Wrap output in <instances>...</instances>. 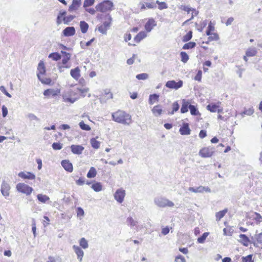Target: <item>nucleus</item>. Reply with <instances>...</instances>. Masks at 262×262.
Masks as SVG:
<instances>
[{
	"mask_svg": "<svg viewBox=\"0 0 262 262\" xmlns=\"http://www.w3.org/2000/svg\"><path fill=\"white\" fill-rule=\"evenodd\" d=\"M189 109L192 115L196 116L199 114V112L195 106L190 104L189 105Z\"/></svg>",
	"mask_w": 262,
	"mask_h": 262,
	"instance_id": "33",
	"label": "nucleus"
},
{
	"mask_svg": "<svg viewBox=\"0 0 262 262\" xmlns=\"http://www.w3.org/2000/svg\"><path fill=\"white\" fill-rule=\"evenodd\" d=\"M180 108V105L178 102L176 101L172 104V110L171 112H169V115H173L174 112L178 111Z\"/></svg>",
	"mask_w": 262,
	"mask_h": 262,
	"instance_id": "44",
	"label": "nucleus"
},
{
	"mask_svg": "<svg viewBox=\"0 0 262 262\" xmlns=\"http://www.w3.org/2000/svg\"><path fill=\"white\" fill-rule=\"evenodd\" d=\"M126 223L128 225H130L131 227H133L134 226H136L137 222L132 217H128L127 219Z\"/></svg>",
	"mask_w": 262,
	"mask_h": 262,
	"instance_id": "51",
	"label": "nucleus"
},
{
	"mask_svg": "<svg viewBox=\"0 0 262 262\" xmlns=\"http://www.w3.org/2000/svg\"><path fill=\"white\" fill-rule=\"evenodd\" d=\"M73 248L77 255V258L80 261H81L83 256V251L79 246H77L74 245L73 246Z\"/></svg>",
	"mask_w": 262,
	"mask_h": 262,
	"instance_id": "18",
	"label": "nucleus"
},
{
	"mask_svg": "<svg viewBox=\"0 0 262 262\" xmlns=\"http://www.w3.org/2000/svg\"><path fill=\"white\" fill-rule=\"evenodd\" d=\"M49 58L52 59L53 60L58 61L61 59V56L57 52H53L49 54Z\"/></svg>",
	"mask_w": 262,
	"mask_h": 262,
	"instance_id": "32",
	"label": "nucleus"
},
{
	"mask_svg": "<svg viewBox=\"0 0 262 262\" xmlns=\"http://www.w3.org/2000/svg\"><path fill=\"white\" fill-rule=\"evenodd\" d=\"M188 190L194 193H202L204 191H206L207 192H210L211 190L208 187H205L202 186H200L196 188L194 187H189Z\"/></svg>",
	"mask_w": 262,
	"mask_h": 262,
	"instance_id": "8",
	"label": "nucleus"
},
{
	"mask_svg": "<svg viewBox=\"0 0 262 262\" xmlns=\"http://www.w3.org/2000/svg\"><path fill=\"white\" fill-rule=\"evenodd\" d=\"M156 4L158 5V9L161 10L168 8L167 4L164 2H160L159 1L157 0L156 2Z\"/></svg>",
	"mask_w": 262,
	"mask_h": 262,
	"instance_id": "36",
	"label": "nucleus"
},
{
	"mask_svg": "<svg viewBox=\"0 0 262 262\" xmlns=\"http://www.w3.org/2000/svg\"><path fill=\"white\" fill-rule=\"evenodd\" d=\"M256 53L257 50L255 48H249L246 52V55L248 57L254 56Z\"/></svg>",
	"mask_w": 262,
	"mask_h": 262,
	"instance_id": "28",
	"label": "nucleus"
},
{
	"mask_svg": "<svg viewBox=\"0 0 262 262\" xmlns=\"http://www.w3.org/2000/svg\"><path fill=\"white\" fill-rule=\"evenodd\" d=\"M37 70L38 71L39 75L44 74L46 73V69L43 61H40L38 65Z\"/></svg>",
	"mask_w": 262,
	"mask_h": 262,
	"instance_id": "26",
	"label": "nucleus"
},
{
	"mask_svg": "<svg viewBox=\"0 0 262 262\" xmlns=\"http://www.w3.org/2000/svg\"><path fill=\"white\" fill-rule=\"evenodd\" d=\"M18 176L21 178L27 179L29 180H34L35 178V174L30 172H27L26 173L24 172H20Z\"/></svg>",
	"mask_w": 262,
	"mask_h": 262,
	"instance_id": "17",
	"label": "nucleus"
},
{
	"mask_svg": "<svg viewBox=\"0 0 262 262\" xmlns=\"http://www.w3.org/2000/svg\"><path fill=\"white\" fill-rule=\"evenodd\" d=\"M81 4V0H73L72 4L69 7V11L72 12L74 11L77 10Z\"/></svg>",
	"mask_w": 262,
	"mask_h": 262,
	"instance_id": "12",
	"label": "nucleus"
},
{
	"mask_svg": "<svg viewBox=\"0 0 262 262\" xmlns=\"http://www.w3.org/2000/svg\"><path fill=\"white\" fill-rule=\"evenodd\" d=\"M10 189V185L5 181H3L1 185V191L5 197H7L9 195Z\"/></svg>",
	"mask_w": 262,
	"mask_h": 262,
	"instance_id": "9",
	"label": "nucleus"
},
{
	"mask_svg": "<svg viewBox=\"0 0 262 262\" xmlns=\"http://www.w3.org/2000/svg\"><path fill=\"white\" fill-rule=\"evenodd\" d=\"M27 117L31 120H38V118L33 114L29 113L28 114Z\"/></svg>",
	"mask_w": 262,
	"mask_h": 262,
	"instance_id": "64",
	"label": "nucleus"
},
{
	"mask_svg": "<svg viewBox=\"0 0 262 262\" xmlns=\"http://www.w3.org/2000/svg\"><path fill=\"white\" fill-rule=\"evenodd\" d=\"M196 46V43L194 42H189L184 44L183 47V49L184 50H188L194 48Z\"/></svg>",
	"mask_w": 262,
	"mask_h": 262,
	"instance_id": "35",
	"label": "nucleus"
},
{
	"mask_svg": "<svg viewBox=\"0 0 262 262\" xmlns=\"http://www.w3.org/2000/svg\"><path fill=\"white\" fill-rule=\"evenodd\" d=\"M148 77V75L146 73H141L136 75V78L138 80H145Z\"/></svg>",
	"mask_w": 262,
	"mask_h": 262,
	"instance_id": "52",
	"label": "nucleus"
},
{
	"mask_svg": "<svg viewBox=\"0 0 262 262\" xmlns=\"http://www.w3.org/2000/svg\"><path fill=\"white\" fill-rule=\"evenodd\" d=\"M75 17V16L73 15H70L68 16L64 17L63 18L64 24L68 25L69 23L71 22Z\"/></svg>",
	"mask_w": 262,
	"mask_h": 262,
	"instance_id": "46",
	"label": "nucleus"
},
{
	"mask_svg": "<svg viewBox=\"0 0 262 262\" xmlns=\"http://www.w3.org/2000/svg\"><path fill=\"white\" fill-rule=\"evenodd\" d=\"M192 37V32L191 31H189L182 38V41L183 42H187L190 40Z\"/></svg>",
	"mask_w": 262,
	"mask_h": 262,
	"instance_id": "43",
	"label": "nucleus"
},
{
	"mask_svg": "<svg viewBox=\"0 0 262 262\" xmlns=\"http://www.w3.org/2000/svg\"><path fill=\"white\" fill-rule=\"evenodd\" d=\"M98 31L103 34H106L107 29L104 26L101 25L98 28Z\"/></svg>",
	"mask_w": 262,
	"mask_h": 262,
	"instance_id": "59",
	"label": "nucleus"
},
{
	"mask_svg": "<svg viewBox=\"0 0 262 262\" xmlns=\"http://www.w3.org/2000/svg\"><path fill=\"white\" fill-rule=\"evenodd\" d=\"M54 150H60L62 148V144L58 142H54L52 145Z\"/></svg>",
	"mask_w": 262,
	"mask_h": 262,
	"instance_id": "53",
	"label": "nucleus"
},
{
	"mask_svg": "<svg viewBox=\"0 0 262 262\" xmlns=\"http://www.w3.org/2000/svg\"><path fill=\"white\" fill-rule=\"evenodd\" d=\"M227 209H225L222 211H220L217 212L215 214L216 220L217 221H220L222 218H223L225 216V214L227 212Z\"/></svg>",
	"mask_w": 262,
	"mask_h": 262,
	"instance_id": "31",
	"label": "nucleus"
},
{
	"mask_svg": "<svg viewBox=\"0 0 262 262\" xmlns=\"http://www.w3.org/2000/svg\"><path fill=\"white\" fill-rule=\"evenodd\" d=\"M147 34L145 31H141L134 37V41L137 43H139L145 38Z\"/></svg>",
	"mask_w": 262,
	"mask_h": 262,
	"instance_id": "20",
	"label": "nucleus"
},
{
	"mask_svg": "<svg viewBox=\"0 0 262 262\" xmlns=\"http://www.w3.org/2000/svg\"><path fill=\"white\" fill-rule=\"evenodd\" d=\"M179 132L182 135H189L190 134V129L189 124L187 123H183L179 129Z\"/></svg>",
	"mask_w": 262,
	"mask_h": 262,
	"instance_id": "11",
	"label": "nucleus"
},
{
	"mask_svg": "<svg viewBox=\"0 0 262 262\" xmlns=\"http://www.w3.org/2000/svg\"><path fill=\"white\" fill-rule=\"evenodd\" d=\"M37 198L39 202L42 203H46L48 201L50 200V198L48 196L42 194H37Z\"/></svg>",
	"mask_w": 262,
	"mask_h": 262,
	"instance_id": "24",
	"label": "nucleus"
},
{
	"mask_svg": "<svg viewBox=\"0 0 262 262\" xmlns=\"http://www.w3.org/2000/svg\"><path fill=\"white\" fill-rule=\"evenodd\" d=\"M125 195V190L122 189H118L116 190L114 194V198L118 202L121 203L124 200Z\"/></svg>",
	"mask_w": 262,
	"mask_h": 262,
	"instance_id": "7",
	"label": "nucleus"
},
{
	"mask_svg": "<svg viewBox=\"0 0 262 262\" xmlns=\"http://www.w3.org/2000/svg\"><path fill=\"white\" fill-rule=\"evenodd\" d=\"M16 189L19 192L26 194L27 195H30L33 191V188L31 187L21 183L17 184Z\"/></svg>",
	"mask_w": 262,
	"mask_h": 262,
	"instance_id": "4",
	"label": "nucleus"
},
{
	"mask_svg": "<svg viewBox=\"0 0 262 262\" xmlns=\"http://www.w3.org/2000/svg\"><path fill=\"white\" fill-rule=\"evenodd\" d=\"M202 72L201 70H199L195 76L194 77V80L201 81L202 79Z\"/></svg>",
	"mask_w": 262,
	"mask_h": 262,
	"instance_id": "58",
	"label": "nucleus"
},
{
	"mask_svg": "<svg viewBox=\"0 0 262 262\" xmlns=\"http://www.w3.org/2000/svg\"><path fill=\"white\" fill-rule=\"evenodd\" d=\"M61 53L63 55V58L62 59V63L63 65L67 66V63L71 58V54L65 51H61Z\"/></svg>",
	"mask_w": 262,
	"mask_h": 262,
	"instance_id": "22",
	"label": "nucleus"
},
{
	"mask_svg": "<svg viewBox=\"0 0 262 262\" xmlns=\"http://www.w3.org/2000/svg\"><path fill=\"white\" fill-rule=\"evenodd\" d=\"M255 238L258 243L262 244V232L256 234Z\"/></svg>",
	"mask_w": 262,
	"mask_h": 262,
	"instance_id": "62",
	"label": "nucleus"
},
{
	"mask_svg": "<svg viewBox=\"0 0 262 262\" xmlns=\"http://www.w3.org/2000/svg\"><path fill=\"white\" fill-rule=\"evenodd\" d=\"M97 171L95 167H91L88 171L86 176L88 178H93L96 177Z\"/></svg>",
	"mask_w": 262,
	"mask_h": 262,
	"instance_id": "27",
	"label": "nucleus"
},
{
	"mask_svg": "<svg viewBox=\"0 0 262 262\" xmlns=\"http://www.w3.org/2000/svg\"><path fill=\"white\" fill-rule=\"evenodd\" d=\"M219 39V36L217 33H212L208 37V40L209 41H211L212 40H218Z\"/></svg>",
	"mask_w": 262,
	"mask_h": 262,
	"instance_id": "50",
	"label": "nucleus"
},
{
	"mask_svg": "<svg viewBox=\"0 0 262 262\" xmlns=\"http://www.w3.org/2000/svg\"><path fill=\"white\" fill-rule=\"evenodd\" d=\"M72 152L74 154L80 155L82 154L84 148L81 145H72L71 146Z\"/></svg>",
	"mask_w": 262,
	"mask_h": 262,
	"instance_id": "10",
	"label": "nucleus"
},
{
	"mask_svg": "<svg viewBox=\"0 0 262 262\" xmlns=\"http://www.w3.org/2000/svg\"><path fill=\"white\" fill-rule=\"evenodd\" d=\"M2 115L3 117H6L8 113V109L5 105H3L2 107Z\"/></svg>",
	"mask_w": 262,
	"mask_h": 262,
	"instance_id": "60",
	"label": "nucleus"
},
{
	"mask_svg": "<svg viewBox=\"0 0 262 262\" xmlns=\"http://www.w3.org/2000/svg\"><path fill=\"white\" fill-rule=\"evenodd\" d=\"M61 164L66 171L70 172H71L73 171V165L69 160H62L61 162Z\"/></svg>",
	"mask_w": 262,
	"mask_h": 262,
	"instance_id": "13",
	"label": "nucleus"
},
{
	"mask_svg": "<svg viewBox=\"0 0 262 262\" xmlns=\"http://www.w3.org/2000/svg\"><path fill=\"white\" fill-rule=\"evenodd\" d=\"M79 125L80 128L83 130L89 131L91 130L90 126L86 124L83 121H80L79 123Z\"/></svg>",
	"mask_w": 262,
	"mask_h": 262,
	"instance_id": "38",
	"label": "nucleus"
},
{
	"mask_svg": "<svg viewBox=\"0 0 262 262\" xmlns=\"http://www.w3.org/2000/svg\"><path fill=\"white\" fill-rule=\"evenodd\" d=\"M63 101L65 102L73 103L76 100V99L71 97V94L70 92L64 93L62 95Z\"/></svg>",
	"mask_w": 262,
	"mask_h": 262,
	"instance_id": "15",
	"label": "nucleus"
},
{
	"mask_svg": "<svg viewBox=\"0 0 262 262\" xmlns=\"http://www.w3.org/2000/svg\"><path fill=\"white\" fill-rule=\"evenodd\" d=\"M159 96L157 94H154L149 95V103L152 104L156 101L158 100Z\"/></svg>",
	"mask_w": 262,
	"mask_h": 262,
	"instance_id": "34",
	"label": "nucleus"
},
{
	"mask_svg": "<svg viewBox=\"0 0 262 262\" xmlns=\"http://www.w3.org/2000/svg\"><path fill=\"white\" fill-rule=\"evenodd\" d=\"M155 204L159 207H172L174 206V203L164 197H156L154 199Z\"/></svg>",
	"mask_w": 262,
	"mask_h": 262,
	"instance_id": "3",
	"label": "nucleus"
},
{
	"mask_svg": "<svg viewBox=\"0 0 262 262\" xmlns=\"http://www.w3.org/2000/svg\"><path fill=\"white\" fill-rule=\"evenodd\" d=\"M91 144L93 148L95 149H98L100 147V142L96 140L95 138H92L91 139Z\"/></svg>",
	"mask_w": 262,
	"mask_h": 262,
	"instance_id": "39",
	"label": "nucleus"
},
{
	"mask_svg": "<svg viewBox=\"0 0 262 262\" xmlns=\"http://www.w3.org/2000/svg\"><path fill=\"white\" fill-rule=\"evenodd\" d=\"M64 36H71L75 34V29L74 27H68L62 31Z\"/></svg>",
	"mask_w": 262,
	"mask_h": 262,
	"instance_id": "16",
	"label": "nucleus"
},
{
	"mask_svg": "<svg viewBox=\"0 0 262 262\" xmlns=\"http://www.w3.org/2000/svg\"><path fill=\"white\" fill-rule=\"evenodd\" d=\"M43 95L46 96H50V95L55 96L56 95V94L53 90L50 89H47L43 92Z\"/></svg>",
	"mask_w": 262,
	"mask_h": 262,
	"instance_id": "57",
	"label": "nucleus"
},
{
	"mask_svg": "<svg viewBox=\"0 0 262 262\" xmlns=\"http://www.w3.org/2000/svg\"><path fill=\"white\" fill-rule=\"evenodd\" d=\"M215 152L213 147L209 146L202 148L199 151V155L202 158L211 157Z\"/></svg>",
	"mask_w": 262,
	"mask_h": 262,
	"instance_id": "5",
	"label": "nucleus"
},
{
	"mask_svg": "<svg viewBox=\"0 0 262 262\" xmlns=\"http://www.w3.org/2000/svg\"><path fill=\"white\" fill-rule=\"evenodd\" d=\"M218 107H219V105L215 103L209 104L207 106V109L213 113L216 112Z\"/></svg>",
	"mask_w": 262,
	"mask_h": 262,
	"instance_id": "30",
	"label": "nucleus"
},
{
	"mask_svg": "<svg viewBox=\"0 0 262 262\" xmlns=\"http://www.w3.org/2000/svg\"><path fill=\"white\" fill-rule=\"evenodd\" d=\"M80 30L82 33H85L89 29V25L85 21H81L80 22Z\"/></svg>",
	"mask_w": 262,
	"mask_h": 262,
	"instance_id": "23",
	"label": "nucleus"
},
{
	"mask_svg": "<svg viewBox=\"0 0 262 262\" xmlns=\"http://www.w3.org/2000/svg\"><path fill=\"white\" fill-rule=\"evenodd\" d=\"M208 235V232L204 233L200 237H198V242L201 244L204 243Z\"/></svg>",
	"mask_w": 262,
	"mask_h": 262,
	"instance_id": "45",
	"label": "nucleus"
},
{
	"mask_svg": "<svg viewBox=\"0 0 262 262\" xmlns=\"http://www.w3.org/2000/svg\"><path fill=\"white\" fill-rule=\"evenodd\" d=\"M71 76L75 79L77 80L80 76V70L78 67L72 69L70 71Z\"/></svg>",
	"mask_w": 262,
	"mask_h": 262,
	"instance_id": "21",
	"label": "nucleus"
},
{
	"mask_svg": "<svg viewBox=\"0 0 262 262\" xmlns=\"http://www.w3.org/2000/svg\"><path fill=\"white\" fill-rule=\"evenodd\" d=\"M190 103L188 100L186 99L182 100V105L181 108V113H185L188 112V109L189 108V105H190Z\"/></svg>",
	"mask_w": 262,
	"mask_h": 262,
	"instance_id": "19",
	"label": "nucleus"
},
{
	"mask_svg": "<svg viewBox=\"0 0 262 262\" xmlns=\"http://www.w3.org/2000/svg\"><path fill=\"white\" fill-rule=\"evenodd\" d=\"M157 24L154 19L150 18L145 24V29L147 32H149Z\"/></svg>",
	"mask_w": 262,
	"mask_h": 262,
	"instance_id": "14",
	"label": "nucleus"
},
{
	"mask_svg": "<svg viewBox=\"0 0 262 262\" xmlns=\"http://www.w3.org/2000/svg\"><path fill=\"white\" fill-rule=\"evenodd\" d=\"M113 3L110 0H104L96 6L97 11L106 12L113 10Z\"/></svg>",
	"mask_w": 262,
	"mask_h": 262,
	"instance_id": "2",
	"label": "nucleus"
},
{
	"mask_svg": "<svg viewBox=\"0 0 262 262\" xmlns=\"http://www.w3.org/2000/svg\"><path fill=\"white\" fill-rule=\"evenodd\" d=\"M181 9L183 11L187 12L188 13H189L190 11H192L195 12V15H197L198 14V12L196 11L195 9L189 7L187 6L182 5L181 7Z\"/></svg>",
	"mask_w": 262,
	"mask_h": 262,
	"instance_id": "41",
	"label": "nucleus"
},
{
	"mask_svg": "<svg viewBox=\"0 0 262 262\" xmlns=\"http://www.w3.org/2000/svg\"><path fill=\"white\" fill-rule=\"evenodd\" d=\"M252 255H248L247 256L242 257V262H253L252 259Z\"/></svg>",
	"mask_w": 262,
	"mask_h": 262,
	"instance_id": "56",
	"label": "nucleus"
},
{
	"mask_svg": "<svg viewBox=\"0 0 262 262\" xmlns=\"http://www.w3.org/2000/svg\"><path fill=\"white\" fill-rule=\"evenodd\" d=\"M37 77H38V79L42 83L49 84L51 82V80L50 78L41 79V77H40V75H39V74H37Z\"/></svg>",
	"mask_w": 262,
	"mask_h": 262,
	"instance_id": "54",
	"label": "nucleus"
},
{
	"mask_svg": "<svg viewBox=\"0 0 262 262\" xmlns=\"http://www.w3.org/2000/svg\"><path fill=\"white\" fill-rule=\"evenodd\" d=\"M183 82L181 80H179L178 82L172 80L168 81L166 83L165 86L169 89L178 90L183 86Z\"/></svg>",
	"mask_w": 262,
	"mask_h": 262,
	"instance_id": "6",
	"label": "nucleus"
},
{
	"mask_svg": "<svg viewBox=\"0 0 262 262\" xmlns=\"http://www.w3.org/2000/svg\"><path fill=\"white\" fill-rule=\"evenodd\" d=\"M240 242L242 243L244 246H247L249 243V239L245 234H240Z\"/></svg>",
	"mask_w": 262,
	"mask_h": 262,
	"instance_id": "25",
	"label": "nucleus"
},
{
	"mask_svg": "<svg viewBox=\"0 0 262 262\" xmlns=\"http://www.w3.org/2000/svg\"><path fill=\"white\" fill-rule=\"evenodd\" d=\"M79 244L80 246L83 249H86L89 246L88 241L84 237H82L80 239L79 241Z\"/></svg>",
	"mask_w": 262,
	"mask_h": 262,
	"instance_id": "47",
	"label": "nucleus"
},
{
	"mask_svg": "<svg viewBox=\"0 0 262 262\" xmlns=\"http://www.w3.org/2000/svg\"><path fill=\"white\" fill-rule=\"evenodd\" d=\"M0 90L8 97H11V95L6 91L4 86H1Z\"/></svg>",
	"mask_w": 262,
	"mask_h": 262,
	"instance_id": "61",
	"label": "nucleus"
},
{
	"mask_svg": "<svg viewBox=\"0 0 262 262\" xmlns=\"http://www.w3.org/2000/svg\"><path fill=\"white\" fill-rule=\"evenodd\" d=\"M95 0H84L83 7L84 8H86L90 6H93Z\"/></svg>",
	"mask_w": 262,
	"mask_h": 262,
	"instance_id": "49",
	"label": "nucleus"
},
{
	"mask_svg": "<svg viewBox=\"0 0 262 262\" xmlns=\"http://www.w3.org/2000/svg\"><path fill=\"white\" fill-rule=\"evenodd\" d=\"M162 109L161 108V106L159 105L154 106L152 110V112L153 114H154L155 115L157 114L158 115H160L162 114Z\"/></svg>",
	"mask_w": 262,
	"mask_h": 262,
	"instance_id": "40",
	"label": "nucleus"
},
{
	"mask_svg": "<svg viewBox=\"0 0 262 262\" xmlns=\"http://www.w3.org/2000/svg\"><path fill=\"white\" fill-rule=\"evenodd\" d=\"M112 116L114 121L124 125H129L132 122L131 116L123 111L113 113Z\"/></svg>",
	"mask_w": 262,
	"mask_h": 262,
	"instance_id": "1",
	"label": "nucleus"
},
{
	"mask_svg": "<svg viewBox=\"0 0 262 262\" xmlns=\"http://www.w3.org/2000/svg\"><path fill=\"white\" fill-rule=\"evenodd\" d=\"M92 188L96 192L100 191L102 190V185L100 183L96 182L92 186Z\"/></svg>",
	"mask_w": 262,
	"mask_h": 262,
	"instance_id": "37",
	"label": "nucleus"
},
{
	"mask_svg": "<svg viewBox=\"0 0 262 262\" xmlns=\"http://www.w3.org/2000/svg\"><path fill=\"white\" fill-rule=\"evenodd\" d=\"M145 3L146 8L155 9L157 7L156 3L154 2H149L150 0H142Z\"/></svg>",
	"mask_w": 262,
	"mask_h": 262,
	"instance_id": "29",
	"label": "nucleus"
},
{
	"mask_svg": "<svg viewBox=\"0 0 262 262\" xmlns=\"http://www.w3.org/2000/svg\"><path fill=\"white\" fill-rule=\"evenodd\" d=\"M106 17L107 18L108 21H104L102 26H104L107 29L110 26L111 21L112 20V18L109 14H107Z\"/></svg>",
	"mask_w": 262,
	"mask_h": 262,
	"instance_id": "48",
	"label": "nucleus"
},
{
	"mask_svg": "<svg viewBox=\"0 0 262 262\" xmlns=\"http://www.w3.org/2000/svg\"><path fill=\"white\" fill-rule=\"evenodd\" d=\"M179 259H180L181 262H186V259L185 257L181 255H179L176 257L175 261L178 262Z\"/></svg>",
	"mask_w": 262,
	"mask_h": 262,
	"instance_id": "63",
	"label": "nucleus"
},
{
	"mask_svg": "<svg viewBox=\"0 0 262 262\" xmlns=\"http://www.w3.org/2000/svg\"><path fill=\"white\" fill-rule=\"evenodd\" d=\"M254 112V110L253 107L249 108L248 109H245L243 112V114L245 115L250 116L252 115Z\"/></svg>",
	"mask_w": 262,
	"mask_h": 262,
	"instance_id": "55",
	"label": "nucleus"
},
{
	"mask_svg": "<svg viewBox=\"0 0 262 262\" xmlns=\"http://www.w3.org/2000/svg\"><path fill=\"white\" fill-rule=\"evenodd\" d=\"M181 61L184 63H186L189 59V56L185 52H181L180 53Z\"/></svg>",
	"mask_w": 262,
	"mask_h": 262,
	"instance_id": "42",
	"label": "nucleus"
}]
</instances>
